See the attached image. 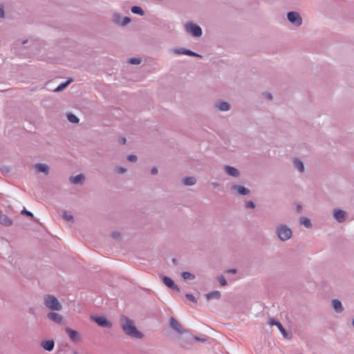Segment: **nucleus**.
I'll use <instances>...</instances> for the list:
<instances>
[{
    "mask_svg": "<svg viewBox=\"0 0 354 354\" xmlns=\"http://www.w3.org/2000/svg\"><path fill=\"white\" fill-rule=\"evenodd\" d=\"M120 319L121 328L126 335L137 339L143 337L144 335L137 329L132 319L124 315H122Z\"/></svg>",
    "mask_w": 354,
    "mask_h": 354,
    "instance_id": "obj_1",
    "label": "nucleus"
},
{
    "mask_svg": "<svg viewBox=\"0 0 354 354\" xmlns=\"http://www.w3.org/2000/svg\"><path fill=\"white\" fill-rule=\"evenodd\" d=\"M275 233L281 241H286L292 236V230L286 225H279L276 227Z\"/></svg>",
    "mask_w": 354,
    "mask_h": 354,
    "instance_id": "obj_2",
    "label": "nucleus"
},
{
    "mask_svg": "<svg viewBox=\"0 0 354 354\" xmlns=\"http://www.w3.org/2000/svg\"><path fill=\"white\" fill-rule=\"evenodd\" d=\"M44 305L51 310L59 311L62 308V304L53 295H46L44 298Z\"/></svg>",
    "mask_w": 354,
    "mask_h": 354,
    "instance_id": "obj_3",
    "label": "nucleus"
},
{
    "mask_svg": "<svg viewBox=\"0 0 354 354\" xmlns=\"http://www.w3.org/2000/svg\"><path fill=\"white\" fill-rule=\"evenodd\" d=\"M194 342V336L191 333H189L186 330L182 334H180L178 337V344L186 349L192 348V344Z\"/></svg>",
    "mask_w": 354,
    "mask_h": 354,
    "instance_id": "obj_4",
    "label": "nucleus"
},
{
    "mask_svg": "<svg viewBox=\"0 0 354 354\" xmlns=\"http://www.w3.org/2000/svg\"><path fill=\"white\" fill-rule=\"evenodd\" d=\"M185 32L194 37H200L202 34V28L197 24H185Z\"/></svg>",
    "mask_w": 354,
    "mask_h": 354,
    "instance_id": "obj_5",
    "label": "nucleus"
},
{
    "mask_svg": "<svg viewBox=\"0 0 354 354\" xmlns=\"http://www.w3.org/2000/svg\"><path fill=\"white\" fill-rule=\"evenodd\" d=\"M90 317L100 327L111 328L112 326L111 321L104 315H91Z\"/></svg>",
    "mask_w": 354,
    "mask_h": 354,
    "instance_id": "obj_6",
    "label": "nucleus"
},
{
    "mask_svg": "<svg viewBox=\"0 0 354 354\" xmlns=\"http://www.w3.org/2000/svg\"><path fill=\"white\" fill-rule=\"evenodd\" d=\"M268 324L270 326H276L284 338H286V339L291 338L292 335L287 333L285 328L283 326L281 323L278 319H277L275 318H270L269 321H268Z\"/></svg>",
    "mask_w": 354,
    "mask_h": 354,
    "instance_id": "obj_7",
    "label": "nucleus"
},
{
    "mask_svg": "<svg viewBox=\"0 0 354 354\" xmlns=\"http://www.w3.org/2000/svg\"><path fill=\"white\" fill-rule=\"evenodd\" d=\"M172 51L174 54L176 55H186L191 57H195L198 58H202L203 56L197 53H195L189 49H187L185 48H176L172 49Z\"/></svg>",
    "mask_w": 354,
    "mask_h": 354,
    "instance_id": "obj_8",
    "label": "nucleus"
},
{
    "mask_svg": "<svg viewBox=\"0 0 354 354\" xmlns=\"http://www.w3.org/2000/svg\"><path fill=\"white\" fill-rule=\"evenodd\" d=\"M162 282L169 288L180 292V288L175 283L174 281L169 277L163 276L162 277Z\"/></svg>",
    "mask_w": 354,
    "mask_h": 354,
    "instance_id": "obj_9",
    "label": "nucleus"
},
{
    "mask_svg": "<svg viewBox=\"0 0 354 354\" xmlns=\"http://www.w3.org/2000/svg\"><path fill=\"white\" fill-rule=\"evenodd\" d=\"M169 326L170 327L179 334H182L185 332L180 323L173 317L169 318Z\"/></svg>",
    "mask_w": 354,
    "mask_h": 354,
    "instance_id": "obj_10",
    "label": "nucleus"
},
{
    "mask_svg": "<svg viewBox=\"0 0 354 354\" xmlns=\"http://www.w3.org/2000/svg\"><path fill=\"white\" fill-rule=\"evenodd\" d=\"M333 217L338 223H343L346 218V212L340 209H335L333 212Z\"/></svg>",
    "mask_w": 354,
    "mask_h": 354,
    "instance_id": "obj_11",
    "label": "nucleus"
},
{
    "mask_svg": "<svg viewBox=\"0 0 354 354\" xmlns=\"http://www.w3.org/2000/svg\"><path fill=\"white\" fill-rule=\"evenodd\" d=\"M232 189L241 196H247L250 194V190L242 185H233Z\"/></svg>",
    "mask_w": 354,
    "mask_h": 354,
    "instance_id": "obj_12",
    "label": "nucleus"
},
{
    "mask_svg": "<svg viewBox=\"0 0 354 354\" xmlns=\"http://www.w3.org/2000/svg\"><path fill=\"white\" fill-rule=\"evenodd\" d=\"M286 15L289 22H302V18L298 12L290 11Z\"/></svg>",
    "mask_w": 354,
    "mask_h": 354,
    "instance_id": "obj_13",
    "label": "nucleus"
},
{
    "mask_svg": "<svg viewBox=\"0 0 354 354\" xmlns=\"http://www.w3.org/2000/svg\"><path fill=\"white\" fill-rule=\"evenodd\" d=\"M46 317L50 320L54 322L56 324H63V317L55 312H50L46 315Z\"/></svg>",
    "mask_w": 354,
    "mask_h": 354,
    "instance_id": "obj_14",
    "label": "nucleus"
},
{
    "mask_svg": "<svg viewBox=\"0 0 354 354\" xmlns=\"http://www.w3.org/2000/svg\"><path fill=\"white\" fill-rule=\"evenodd\" d=\"M65 332L71 341L75 342L80 340V334L77 330L66 327L65 328Z\"/></svg>",
    "mask_w": 354,
    "mask_h": 354,
    "instance_id": "obj_15",
    "label": "nucleus"
},
{
    "mask_svg": "<svg viewBox=\"0 0 354 354\" xmlns=\"http://www.w3.org/2000/svg\"><path fill=\"white\" fill-rule=\"evenodd\" d=\"M214 108L221 111H227L230 110L231 105L227 102L221 101L218 103L214 104Z\"/></svg>",
    "mask_w": 354,
    "mask_h": 354,
    "instance_id": "obj_16",
    "label": "nucleus"
},
{
    "mask_svg": "<svg viewBox=\"0 0 354 354\" xmlns=\"http://www.w3.org/2000/svg\"><path fill=\"white\" fill-rule=\"evenodd\" d=\"M224 170L229 176L233 177H239L240 175V171L236 168L230 165H225Z\"/></svg>",
    "mask_w": 354,
    "mask_h": 354,
    "instance_id": "obj_17",
    "label": "nucleus"
},
{
    "mask_svg": "<svg viewBox=\"0 0 354 354\" xmlns=\"http://www.w3.org/2000/svg\"><path fill=\"white\" fill-rule=\"evenodd\" d=\"M41 346L46 351H52L55 347V342L53 339L42 341Z\"/></svg>",
    "mask_w": 354,
    "mask_h": 354,
    "instance_id": "obj_18",
    "label": "nucleus"
},
{
    "mask_svg": "<svg viewBox=\"0 0 354 354\" xmlns=\"http://www.w3.org/2000/svg\"><path fill=\"white\" fill-rule=\"evenodd\" d=\"M85 180V176L83 174H80L75 176H71L69 180L71 183L75 185H82Z\"/></svg>",
    "mask_w": 354,
    "mask_h": 354,
    "instance_id": "obj_19",
    "label": "nucleus"
},
{
    "mask_svg": "<svg viewBox=\"0 0 354 354\" xmlns=\"http://www.w3.org/2000/svg\"><path fill=\"white\" fill-rule=\"evenodd\" d=\"M35 169L39 173H43L46 175H48L49 174L50 168L49 167L44 163H37L35 166Z\"/></svg>",
    "mask_w": 354,
    "mask_h": 354,
    "instance_id": "obj_20",
    "label": "nucleus"
},
{
    "mask_svg": "<svg viewBox=\"0 0 354 354\" xmlns=\"http://www.w3.org/2000/svg\"><path fill=\"white\" fill-rule=\"evenodd\" d=\"M332 305L335 313H341L344 311V307L342 306V302L339 300L337 299H333Z\"/></svg>",
    "mask_w": 354,
    "mask_h": 354,
    "instance_id": "obj_21",
    "label": "nucleus"
},
{
    "mask_svg": "<svg viewBox=\"0 0 354 354\" xmlns=\"http://www.w3.org/2000/svg\"><path fill=\"white\" fill-rule=\"evenodd\" d=\"M0 223L6 227H9L12 225V221L6 214H0Z\"/></svg>",
    "mask_w": 354,
    "mask_h": 354,
    "instance_id": "obj_22",
    "label": "nucleus"
},
{
    "mask_svg": "<svg viewBox=\"0 0 354 354\" xmlns=\"http://www.w3.org/2000/svg\"><path fill=\"white\" fill-rule=\"evenodd\" d=\"M206 299L209 301L211 299H219L221 297V292L218 290H214L205 295Z\"/></svg>",
    "mask_w": 354,
    "mask_h": 354,
    "instance_id": "obj_23",
    "label": "nucleus"
},
{
    "mask_svg": "<svg viewBox=\"0 0 354 354\" xmlns=\"http://www.w3.org/2000/svg\"><path fill=\"white\" fill-rule=\"evenodd\" d=\"M73 81V78H68L66 82L61 83L58 86H57L53 91L54 92H59L65 89Z\"/></svg>",
    "mask_w": 354,
    "mask_h": 354,
    "instance_id": "obj_24",
    "label": "nucleus"
},
{
    "mask_svg": "<svg viewBox=\"0 0 354 354\" xmlns=\"http://www.w3.org/2000/svg\"><path fill=\"white\" fill-rule=\"evenodd\" d=\"M293 165L301 173L304 171V165L301 160L298 158L293 159Z\"/></svg>",
    "mask_w": 354,
    "mask_h": 354,
    "instance_id": "obj_25",
    "label": "nucleus"
},
{
    "mask_svg": "<svg viewBox=\"0 0 354 354\" xmlns=\"http://www.w3.org/2000/svg\"><path fill=\"white\" fill-rule=\"evenodd\" d=\"M196 183V179L194 176H188L183 179V183L186 186H192L195 185Z\"/></svg>",
    "mask_w": 354,
    "mask_h": 354,
    "instance_id": "obj_26",
    "label": "nucleus"
},
{
    "mask_svg": "<svg viewBox=\"0 0 354 354\" xmlns=\"http://www.w3.org/2000/svg\"><path fill=\"white\" fill-rule=\"evenodd\" d=\"M131 11L133 14L138 15H144V10L143 9L138 6H133L131 8Z\"/></svg>",
    "mask_w": 354,
    "mask_h": 354,
    "instance_id": "obj_27",
    "label": "nucleus"
},
{
    "mask_svg": "<svg viewBox=\"0 0 354 354\" xmlns=\"http://www.w3.org/2000/svg\"><path fill=\"white\" fill-rule=\"evenodd\" d=\"M300 224L303 225L306 228H310L312 227V223L310 220L307 217H301L300 218Z\"/></svg>",
    "mask_w": 354,
    "mask_h": 354,
    "instance_id": "obj_28",
    "label": "nucleus"
},
{
    "mask_svg": "<svg viewBox=\"0 0 354 354\" xmlns=\"http://www.w3.org/2000/svg\"><path fill=\"white\" fill-rule=\"evenodd\" d=\"M66 117L68 120L71 123L77 124L80 121L79 118L72 113H67Z\"/></svg>",
    "mask_w": 354,
    "mask_h": 354,
    "instance_id": "obj_29",
    "label": "nucleus"
},
{
    "mask_svg": "<svg viewBox=\"0 0 354 354\" xmlns=\"http://www.w3.org/2000/svg\"><path fill=\"white\" fill-rule=\"evenodd\" d=\"M181 277L185 280H194L196 278V277L194 274H192L189 272H187V271L183 272L181 273Z\"/></svg>",
    "mask_w": 354,
    "mask_h": 354,
    "instance_id": "obj_30",
    "label": "nucleus"
},
{
    "mask_svg": "<svg viewBox=\"0 0 354 354\" xmlns=\"http://www.w3.org/2000/svg\"><path fill=\"white\" fill-rule=\"evenodd\" d=\"M63 218L64 220L67 221H71V222H73L74 221V217L73 215L70 214L68 212H64L63 213Z\"/></svg>",
    "mask_w": 354,
    "mask_h": 354,
    "instance_id": "obj_31",
    "label": "nucleus"
},
{
    "mask_svg": "<svg viewBox=\"0 0 354 354\" xmlns=\"http://www.w3.org/2000/svg\"><path fill=\"white\" fill-rule=\"evenodd\" d=\"M122 16L115 12L113 15L112 22H122Z\"/></svg>",
    "mask_w": 354,
    "mask_h": 354,
    "instance_id": "obj_32",
    "label": "nucleus"
},
{
    "mask_svg": "<svg viewBox=\"0 0 354 354\" xmlns=\"http://www.w3.org/2000/svg\"><path fill=\"white\" fill-rule=\"evenodd\" d=\"M141 58H137V57H132L129 59L128 63L133 64V65H137L140 64L141 63Z\"/></svg>",
    "mask_w": 354,
    "mask_h": 354,
    "instance_id": "obj_33",
    "label": "nucleus"
},
{
    "mask_svg": "<svg viewBox=\"0 0 354 354\" xmlns=\"http://www.w3.org/2000/svg\"><path fill=\"white\" fill-rule=\"evenodd\" d=\"M217 281L219 282L221 286H225L227 284V282L225 277L223 275L218 276L216 278Z\"/></svg>",
    "mask_w": 354,
    "mask_h": 354,
    "instance_id": "obj_34",
    "label": "nucleus"
},
{
    "mask_svg": "<svg viewBox=\"0 0 354 354\" xmlns=\"http://www.w3.org/2000/svg\"><path fill=\"white\" fill-rule=\"evenodd\" d=\"M21 214L31 217L32 221H36V218L34 217L33 214L31 212L26 210L25 208H24Z\"/></svg>",
    "mask_w": 354,
    "mask_h": 354,
    "instance_id": "obj_35",
    "label": "nucleus"
},
{
    "mask_svg": "<svg viewBox=\"0 0 354 354\" xmlns=\"http://www.w3.org/2000/svg\"><path fill=\"white\" fill-rule=\"evenodd\" d=\"M111 236L117 241L121 240L122 238L121 233L119 232H113L111 234Z\"/></svg>",
    "mask_w": 354,
    "mask_h": 354,
    "instance_id": "obj_36",
    "label": "nucleus"
},
{
    "mask_svg": "<svg viewBox=\"0 0 354 354\" xmlns=\"http://www.w3.org/2000/svg\"><path fill=\"white\" fill-rule=\"evenodd\" d=\"M245 208L254 209L256 207L255 203L252 201H246L244 204Z\"/></svg>",
    "mask_w": 354,
    "mask_h": 354,
    "instance_id": "obj_37",
    "label": "nucleus"
},
{
    "mask_svg": "<svg viewBox=\"0 0 354 354\" xmlns=\"http://www.w3.org/2000/svg\"><path fill=\"white\" fill-rule=\"evenodd\" d=\"M185 297L192 301V302H194V303H196L197 302V299L192 294H189V293H187L185 295Z\"/></svg>",
    "mask_w": 354,
    "mask_h": 354,
    "instance_id": "obj_38",
    "label": "nucleus"
},
{
    "mask_svg": "<svg viewBox=\"0 0 354 354\" xmlns=\"http://www.w3.org/2000/svg\"><path fill=\"white\" fill-rule=\"evenodd\" d=\"M0 170H1V173L3 174H8L10 171V168L8 167L4 166V165H3L0 167Z\"/></svg>",
    "mask_w": 354,
    "mask_h": 354,
    "instance_id": "obj_39",
    "label": "nucleus"
},
{
    "mask_svg": "<svg viewBox=\"0 0 354 354\" xmlns=\"http://www.w3.org/2000/svg\"><path fill=\"white\" fill-rule=\"evenodd\" d=\"M115 170L118 171V174H123L127 171L126 168H124L123 167H120V166L116 167Z\"/></svg>",
    "mask_w": 354,
    "mask_h": 354,
    "instance_id": "obj_40",
    "label": "nucleus"
},
{
    "mask_svg": "<svg viewBox=\"0 0 354 354\" xmlns=\"http://www.w3.org/2000/svg\"><path fill=\"white\" fill-rule=\"evenodd\" d=\"M127 159L128 161L133 162L137 160V156L136 155L131 154L127 156Z\"/></svg>",
    "mask_w": 354,
    "mask_h": 354,
    "instance_id": "obj_41",
    "label": "nucleus"
},
{
    "mask_svg": "<svg viewBox=\"0 0 354 354\" xmlns=\"http://www.w3.org/2000/svg\"><path fill=\"white\" fill-rule=\"evenodd\" d=\"M263 95L268 100H272L273 98L272 95L270 93L266 92V93H263Z\"/></svg>",
    "mask_w": 354,
    "mask_h": 354,
    "instance_id": "obj_42",
    "label": "nucleus"
},
{
    "mask_svg": "<svg viewBox=\"0 0 354 354\" xmlns=\"http://www.w3.org/2000/svg\"><path fill=\"white\" fill-rule=\"evenodd\" d=\"M158 169L156 167H152V169H151V174L152 175H156L158 174Z\"/></svg>",
    "mask_w": 354,
    "mask_h": 354,
    "instance_id": "obj_43",
    "label": "nucleus"
},
{
    "mask_svg": "<svg viewBox=\"0 0 354 354\" xmlns=\"http://www.w3.org/2000/svg\"><path fill=\"white\" fill-rule=\"evenodd\" d=\"M28 312L31 315H35L36 309L35 308L30 307L28 308Z\"/></svg>",
    "mask_w": 354,
    "mask_h": 354,
    "instance_id": "obj_44",
    "label": "nucleus"
},
{
    "mask_svg": "<svg viewBox=\"0 0 354 354\" xmlns=\"http://www.w3.org/2000/svg\"><path fill=\"white\" fill-rule=\"evenodd\" d=\"M195 341L201 342H205L207 341V339L205 338H201V337H195L194 336V342Z\"/></svg>",
    "mask_w": 354,
    "mask_h": 354,
    "instance_id": "obj_45",
    "label": "nucleus"
},
{
    "mask_svg": "<svg viewBox=\"0 0 354 354\" xmlns=\"http://www.w3.org/2000/svg\"><path fill=\"white\" fill-rule=\"evenodd\" d=\"M131 19L129 17H122V22H131Z\"/></svg>",
    "mask_w": 354,
    "mask_h": 354,
    "instance_id": "obj_46",
    "label": "nucleus"
},
{
    "mask_svg": "<svg viewBox=\"0 0 354 354\" xmlns=\"http://www.w3.org/2000/svg\"><path fill=\"white\" fill-rule=\"evenodd\" d=\"M227 272L232 273V274H236L237 272V270L235 268L229 269L227 270Z\"/></svg>",
    "mask_w": 354,
    "mask_h": 354,
    "instance_id": "obj_47",
    "label": "nucleus"
},
{
    "mask_svg": "<svg viewBox=\"0 0 354 354\" xmlns=\"http://www.w3.org/2000/svg\"><path fill=\"white\" fill-rule=\"evenodd\" d=\"M5 15L4 10L2 7H0V18H3Z\"/></svg>",
    "mask_w": 354,
    "mask_h": 354,
    "instance_id": "obj_48",
    "label": "nucleus"
},
{
    "mask_svg": "<svg viewBox=\"0 0 354 354\" xmlns=\"http://www.w3.org/2000/svg\"><path fill=\"white\" fill-rule=\"evenodd\" d=\"M127 142V140L125 138H121L120 140V143L121 145H124Z\"/></svg>",
    "mask_w": 354,
    "mask_h": 354,
    "instance_id": "obj_49",
    "label": "nucleus"
},
{
    "mask_svg": "<svg viewBox=\"0 0 354 354\" xmlns=\"http://www.w3.org/2000/svg\"><path fill=\"white\" fill-rule=\"evenodd\" d=\"M296 209L297 212H300L302 209V206L301 205H297Z\"/></svg>",
    "mask_w": 354,
    "mask_h": 354,
    "instance_id": "obj_50",
    "label": "nucleus"
},
{
    "mask_svg": "<svg viewBox=\"0 0 354 354\" xmlns=\"http://www.w3.org/2000/svg\"><path fill=\"white\" fill-rule=\"evenodd\" d=\"M171 261H172V263H173L174 265H176V266L178 264V260H177L176 258H173V259H171Z\"/></svg>",
    "mask_w": 354,
    "mask_h": 354,
    "instance_id": "obj_51",
    "label": "nucleus"
},
{
    "mask_svg": "<svg viewBox=\"0 0 354 354\" xmlns=\"http://www.w3.org/2000/svg\"><path fill=\"white\" fill-rule=\"evenodd\" d=\"M212 185L214 188L217 187L218 186V183H212Z\"/></svg>",
    "mask_w": 354,
    "mask_h": 354,
    "instance_id": "obj_52",
    "label": "nucleus"
},
{
    "mask_svg": "<svg viewBox=\"0 0 354 354\" xmlns=\"http://www.w3.org/2000/svg\"><path fill=\"white\" fill-rule=\"evenodd\" d=\"M27 42H28V40H24L23 41H21V44L24 45V44H26Z\"/></svg>",
    "mask_w": 354,
    "mask_h": 354,
    "instance_id": "obj_53",
    "label": "nucleus"
},
{
    "mask_svg": "<svg viewBox=\"0 0 354 354\" xmlns=\"http://www.w3.org/2000/svg\"><path fill=\"white\" fill-rule=\"evenodd\" d=\"M72 354H79L78 352L75 350L72 351Z\"/></svg>",
    "mask_w": 354,
    "mask_h": 354,
    "instance_id": "obj_54",
    "label": "nucleus"
},
{
    "mask_svg": "<svg viewBox=\"0 0 354 354\" xmlns=\"http://www.w3.org/2000/svg\"><path fill=\"white\" fill-rule=\"evenodd\" d=\"M121 26H124L125 25H127V24H124V23H122V24H120Z\"/></svg>",
    "mask_w": 354,
    "mask_h": 354,
    "instance_id": "obj_55",
    "label": "nucleus"
},
{
    "mask_svg": "<svg viewBox=\"0 0 354 354\" xmlns=\"http://www.w3.org/2000/svg\"><path fill=\"white\" fill-rule=\"evenodd\" d=\"M297 26H299L301 24L300 23H298V24H295Z\"/></svg>",
    "mask_w": 354,
    "mask_h": 354,
    "instance_id": "obj_56",
    "label": "nucleus"
},
{
    "mask_svg": "<svg viewBox=\"0 0 354 354\" xmlns=\"http://www.w3.org/2000/svg\"><path fill=\"white\" fill-rule=\"evenodd\" d=\"M352 325H353V326L354 327V318H353V320H352Z\"/></svg>",
    "mask_w": 354,
    "mask_h": 354,
    "instance_id": "obj_57",
    "label": "nucleus"
}]
</instances>
